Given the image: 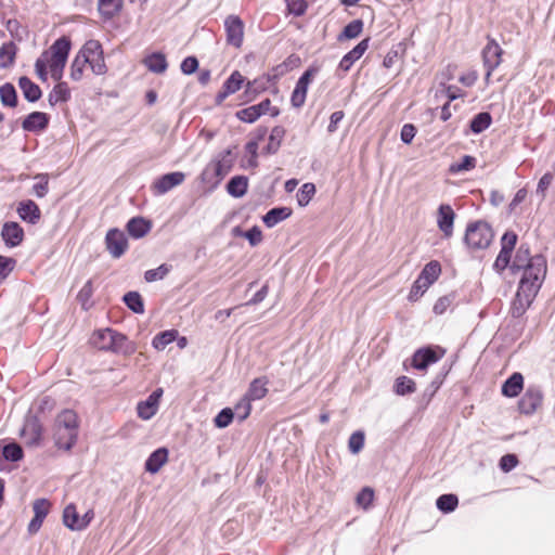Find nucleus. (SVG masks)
<instances>
[{"label":"nucleus","instance_id":"obj_1","mask_svg":"<svg viewBox=\"0 0 555 555\" xmlns=\"http://www.w3.org/2000/svg\"><path fill=\"white\" fill-rule=\"evenodd\" d=\"M70 51V41L66 37L57 39L48 50L43 51L35 63V70L41 81L48 80V75L55 81L63 77L64 68Z\"/></svg>","mask_w":555,"mask_h":555},{"label":"nucleus","instance_id":"obj_2","mask_svg":"<svg viewBox=\"0 0 555 555\" xmlns=\"http://www.w3.org/2000/svg\"><path fill=\"white\" fill-rule=\"evenodd\" d=\"M516 243L517 234L515 232L507 231L504 233L501 238V250L493 263L495 271L502 272L509 266L513 272H517L531 264L533 257L530 256L529 247L525 244L518 247L514 260L511 261L512 251Z\"/></svg>","mask_w":555,"mask_h":555},{"label":"nucleus","instance_id":"obj_3","mask_svg":"<svg viewBox=\"0 0 555 555\" xmlns=\"http://www.w3.org/2000/svg\"><path fill=\"white\" fill-rule=\"evenodd\" d=\"M78 435V417L72 410L62 411L55 420V444L60 449L70 450Z\"/></svg>","mask_w":555,"mask_h":555},{"label":"nucleus","instance_id":"obj_4","mask_svg":"<svg viewBox=\"0 0 555 555\" xmlns=\"http://www.w3.org/2000/svg\"><path fill=\"white\" fill-rule=\"evenodd\" d=\"M546 273V261L543 256L535 255L531 264L524 269L518 289L527 293V298L535 296Z\"/></svg>","mask_w":555,"mask_h":555},{"label":"nucleus","instance_id":"obj_5","mask_svg":"<svg viewBox=\"0 0 555 555\" xmlns=\"http://www.w3.org/2000/svg\"><path fill=\"white\" fill-rule=\"evenodd\" d=\"M493 240V231L485 221H476L467 225L464 242L472 250L486 249Z\"/></svg>","mask_w":555,"mask_h":555},{"label":"nucleus","instance_id":"obj_6","mask_svg":"<svg viewBox=\"0 0 555 555\" xmlns=\"http://www.w3.org/2000/svg\"><path fill=\"white\" fill-rule=\"evenodd\" d=\"M441 273V266L438 261L428 262L413 283L408 299L417 301L425 292L433 285Z\"/></svg>","mask_w":555,"mask_h":555},{"label":"nucleus","instance_id":"obj_7","mask_svg":"<svg viewBox=\"0 0 555 555\" xmlns=\"http://www.w3.org/2000/svg\"><path fill=\"white\" fill-rule=\"evenodd\" d=\"M93 347L100 350H111L115 352L126 351V336L111 328L95 331L90 339Z\"/></svg>","mask_w":555,"mask_h":555},{"label":"nucleus","instance_id":"obj_8","mask_svg":"<svg viewBox=\"0 0 555 555\" xmlns=\"http://www.w3.org/2000/svg\"><path fill=\"white\" fill-rule=\"evenodd\" d=\"M227 42L235 48H241L244 40V23L236 15H229L224 21Z\"/></svg>","mask_w":555,"mask_h":555},{"label":"nucleus","instance_id":"obj_9","mask_svg":"<svg viewBox=\"0 0 555 555\" xmlns=\"http://www.w3.org/2000/svg\"><path fill=\"white\" fill-rule=\"evenodd\" d=\"M106 248L114 258H119L128 248L126 234L118 229H111L105 237Z\"/></svg>","mask_w":555,"mask_h":555},{"label":"nucleus","instance_id":"obj_10","mask_svg":"<svg viewBox=\"0 0 555 555\" xmlns=\"http://www.w3.org/2000/svg\"><path fill=\"white\" fill-rule=\"evenodd\" d=\"M543 395L540 388L529 387L521 397L518 408L522 414L534 413L542 404Z\"/></svg>","mask_w":555,"mask_h":555},{"label":"nucleus","instance_id":"obj_11","mask_svg":"<svg viewBox=\"0 0 555 555\" xmlns=\"http://www.w3.org/2000/svg\"><path fill=\"white\" fill-rule=\"evenodd\" d=\"M184 180L185 175L181 171L166 173L153 182L152 190L155 194L163 195L182 184Z\"/></svg>","mask_w":555,"mask_h":555},{"label":"nucleus","instance_id":"obj_12","mask_svg":"<svg viewBox=\"0 0 555 555\" xmlns=\"http://www.w3.org/2000/svg\"><path fill=\"white\" fill-rule=\"evenodd\" d=\"M455 220V212L448 204H441L437 211V225L443 233L444 237L453 235V225Z\"/></svg>","mask_w":555,"mask_h":555},{"label":"nucleus","instance_id":"obj_13","mask_svg":"<svg viewBox=\"0 0 555 555\" xmlns=\"http://www.w3.org/2000/svg\"><path fill=\"white\" fill-rule=\"evenodd\" d=\"M314 76V72L311 69L306 70L298 79L296 87L292 93V104L294 107H301L306 101L309 85L311 83Z\"/></svg>","mask_w":555,"mask_h":555},{"label":"nucleus","instance_id":"obj_14","mask_svg":"<svg viewBox=\"0 0 555 555\" xmlns=\"http://www.w3.org/2000/svg\"><path fill=\"white\" fill-rule=\"evenodd\" d=\"M501 54L502 49L494 40L489 41L488 44L485 47L482 51V56L485 67L487 68V79H489L492 72L500 65Z\"/></svg>","mask_w":555,"mask_h":555},{"label":"nucleus","instance_id":"obj_15","mask_svg":"<svg viewBox=\"0 0 555 555\" xmlns=\"http://www.w3.org/2000/svg\"><path fill=\"white\" fill-rule=\"evenodd\" d=\"M162 395L163 389L158 388L155 391H153L145 401L139 402L137 406L139 417L145 421L152 418L158 410L159 399Z\"/></svg>","mask_w":555,"mask_h":555},{"label":"nucleus","instance_id":"obj_16","mask_svg":"<svg viewBox=\"0 0 555 555\" xmlns=\"http://www.w3.org/2000/svg\"><path fill=\"white\" fill-rule=\"evenodd\" d=\"M1 235L5 245L15 247L23 241L24 232L16 222H7L2 228Z\"/></svg>","mask_w":555,"mask_h":555},{"label":"nucleus","instance_id":"obj_17","mask_svg":"<svg viewBox=\"0 0 555 555\" xmlns=\"http://www.w3.org/2000/svg\"><path fill=\"white\" fill-rule=\"evenodd\" d=\"M369 48V40L364 39L361 42H359L351 51H349L344 57L341 59L338 69L343 70L344 73L348 72L353 63L358 61L364 52Z\"/></svg>","mask_w":555,"mask_h":555},{"label":"nucleus","instance_id":"obj_18","mask_svg":"<svg viewBox=\"0 0 555 555\" xmlns=\"http://www.w3.org/2000/svg\"><path fill=\"white\" fill-rule=\"evenodd\" d=\"M439 356L430 348L417 350L412 358V365L416 370H425L428 365L436 363Z\"/></svg>","mask_w":555,"mask_h":555},{"label":"nucleus","instance_id":"obj_19","mask_svg":"<svg viewBox=\"0 0 555 555\" xmlns=\"http://www.w3.org/2000/svg\"><path fill=\"white\" fill-rule=\"evenodd\" d=\"M168 461V450L159 448L155 450L145 462V470L151 474H156Z\"/></svg>","mask_w":555,"mask_h":555},{"label":"nucleus","instance_id":"obj_20","mask_svg":"<svg viewBox=\"0 0 555 555\" xmlns=\"http://www.w3.org/2000/svg\"><path fill=\"white\" fill-rule=\"evenodd\" d=\"M20 217L29 223H36L40 219V209L38 205L28 199L21 202L17 208Z\"/></svg>","mask_w":555,"mask_h":555},{"label":"nucleus","instance_id":"obj_21","mask_svg":"<svg viewBox=\"0 0 555 555\" xmlns=\"http://www.w3.org/2000/svg\"><path fill=\"white\" fill-rule=\"evenodd\" d=\"M49 118L46 113L34 112L23 121V129L26 131L42 130L48 126Z\"/></svg>","mask_w":555,"mask_h":555},{"label":"nucleus","instance_id":"obj_22","mask_svg":"<svg viewBox=\"0 0 555 555\" xmlns=\"http://www.w3.org/2000/svg\"><path fill=\"white\" fill-rule=\"evenodd\" d=\"M524 387V377L520 373H514L502 386V393L514 398L519 395Z\"/></svg>","mask_w":555,"mask_h":555},{"label":"nucleus","instance_id":"obj_23","mask_svg":"<svg viewBox=\"0 0 555 555\" xmlns=\"http://www.w3.org/2000/svg\"><path fill=\"white\" fill-rule=\"evenodd\" d=\"M292 215V209L288 207H278L269 210L262 218L263 223L268 228L275 227L279 222L287 219Z\"/></svg>","mask_w":555,"mask_h":555},{"label":"nucleus","instance_id":"obj_24","mask_svg":"<svg viewBox=\"0 0 555 555\" xmlns=\"http://www.w3.org/2000/svg\"><path fill=\"white\" fill-rule=\"evenodd\" d=\"M129 234L134 238L143 237L151 230V223L141 217L132 218L127 223Z\"/></svg>","mask_w":555,"mask_h":555},{"label":"nucleus","instance_id":"obj_25","mask_svg":"<svg viewBox=\"0 0 555 555\" xmlns=\"http://www.w3.org/2000/svg\"><path fill=\"white\" fill-rule=\"evenodd\" d=\"M268 380L264 377H259L254 379L248 388V391L246 392L245 397L248 398L250 401L260 400L266 397L268 393Z\"/></svg>","mask_w":555,"mask_h":555},{"label":"nucleus","instance_id":"obj_26","mask_svg":"<svg viewBox=\"0 0 555 555\" xmlns=\"http://www.w3.org/2000/svg\"><path fill=\"white\" fill-rule=\"evenodd\" d=\"M122 2L124 0H99L98 10L104 18H112L120 12Z\"/></svg>","mask_w":555,"mask_h":555},{"label":"nucleus","instance_id":"obj_27","mask_svg":"<svg viewBox=\"0 0 555 555\" xmlns=\"http://www.w3.org/2000/svg\"><path fill=\"white\" fill-rule=\"evenodd\" d=\"M534 297L535 296H530L527 298V293H524L522 291L518 289L512 306L513 317L518 318L522 315L526 309L531 305Z\"/></svg>","mask_w":555,"mask_h":555},{"label":"nucleus","instance_id":"obj_28","mask_svg":"<svg viewBox=\"0 0 555 555\" xmlns=\"http://www.w3.org/2000/svg\"><path fill=\"white\" fill-rule=\"evenodd\" d=\"M18 85L24 93V96L29 102H35L40 99V96H41L40 88L36 83H34L29 78H27V77L20 78Z\"/></svg>","mask_w":555,"mask_h":555},{"label":"nucleus","instance_id":"obj_29","mask_svg":"<svg viewBox=\"0 0 555 555\" xmlns=\"http://www.w3.org/2000/svg\"><path fill=\"white\" fill-rule=\"evenodd\" d=\"M70 98V90L65 82H59L49 94L51 105L67 102Z\"/></svg>","mask_w":555,"mask_h":555},{"label":"nucleus","instance_id":"obj_30","mask_svg":"<svg viewBox=\"0 0 555 555\" xmlns=\"http://www.w3.org/2000/svg\"><path fill=\"white\" fill-rule=\"evenodd\" d=\"M247 186V178L243 176H236L229 181L227 190L230 195L234 197H242L246 193Z\"/></svg>","mask_w":555,"mask_h":555},{"label":"nucleus","instance_id":"obj_31","mask_svg":"<svg viewBox=\"0 0 555 555\" xmlns=\"http://www.w3.org/2000/svg\"><path fill=\"white\" fill-rule=\"evenodd\" d=\"M145 66L153 73L162 74L167 69V61L164 54L153 53L144 60Z\"/></svg>","mask_w":555,"mask_h":555},{"label":"nucleus","instance_id":"obj_32","mask_svg":"<svg viewBox=\"0 0 555 555\" xmlns=\"http://www.w3.org/2000/svg\"><path fill=\"white\" fill-rule=\"evenodd\" d=\"M22 435L28 439L29 443H37L41 436V429L38 422L35 418L26 421Z\"/></svg>","mask_w":555,"mask_h":555},{"label":"nucleus","instance_id":"obj_33","mask_svg":"<svg viewBox=\"0 0 555 555\" xmlns=\"http://www.w3.org/2000/svg\"><path fill=\"white\" fill-rule=\"evenodd\" d=\"M178 336V331L168 330L157 334L152 341L153 347L156 350H164L169 344L175 341Z\"/></svg>","mask_w":555,"mask_h":555},{"label":"nucleus","instance_id":"obj_34","mask_svg":"<svg viewBox=\"0 0 555 555\" xmlns=\"http://www.w3.org/2000/svg\"><path fill=\"white\" fill-rule=\"evenodd\" d=\"M63 522L70 530H77L75 526H79L80 516L77 513L76 506L69 504L63 512Z\"/></svg>","mask_w":555,"mask_h":555},{"label":"nucleus","instance_id":"obj_35","mask_svg":"<svg viewBox=\"0 0 555 555\" xmlns=\"http://www.w3.org/2000/svg\"><path fill=\"white\" fill-rule=\"evenodd\" d=\"M244 81H245L244 76H243L240 72L235 70V72H233V73L231 74V76H230V77L224 81V83H223V87H222V88H223L228 93L233 94V93H235L236 91H238V90L242 88V86H243Z\"/></svg>","mask_w":555,"mask_h":555},{"label":"nucleus","instance_id":"obj_36","mask_svg":"<svg viewBox=\"0 0 555 555\" xmlns=\"http://www.w3.org/2000/svg\"><path fill=\"white\" fill-rule=\"evenodd\" d=\"M78 54L82 56V59L90 60V57L103 54L102 46L98 40H89L83 44Z\"/></svg>","mask_w":555,"mask_h":555},{"label":"nucleus","instance_id":"obj_37","mask_svg":"<svg viewBox=\"0 0 555 555\" xmlns=\"http://www.w3.org/2000/svg\"><path fill=\"white\" fill-rule=\"evenodd\" d=\"M210 169L215 171V175L218 178V180H221L225 175L229 173L231 169V164L225 158L219 159L206 168V170L204 171V176H207Z\"/></svg>","mask_w":555,"mask_h":555},{"label":"nucleus","instance_id":"obj_38","mask_svg":"<svg viewBox=\"0 0 555 555\" xmlns=\"http://www.w3.org/2000/svg\"><path fill=\"white\" fill-rule=\"evenodd\" d=\"M491 124V116L489 113H479L470 121V129L474 133H480L486 130Z\"/></svg>","mask_w":555,"mask_h":555},{"label":"nucleus","instance_id":"obj_39","mask_svg":"<svg viewBox=\"0 0 555 555\" xmlns=\"http://www.w3.org/2000/svg\"><path fill=\"white\" fill-rule=\"evenodd\" d=\"M15 52L14 43L8 42L2 44L0 48V67L5 68L10 66L14 61Z\"/></svg>","mask_w":555,"mask_h":555},{"label":"nucleus","instance_id":"obj_40","mask_svg":"<svg viewBox=\"0 0 555 555\" xmlns=\"http://www.w3.org/2000/svg\"><path fill=\"white\" fill-rule=\"evenodd\" d=\"M459 500L454 494H443L439 496L436 502L437 507L444 513L453 512Z\"/></svg>","mask_w":555,"mask_h":555},{"label":"nucleus","instance_id":"obj_41","mask_svg":"<svg viewBox=\"0 0 555 555\" xmlns=\"http://www.w3.org/2000/svg\"><path fill=\"white\" fill-rule=\"evenodd\" d=\"M127 307L135 313H143L144 305L141 296L135 292H129L124 296Z\"/></svg>","mask_w":555,"mask_h":555},{"label":"nucleus","instance_id":"obj_42","mask_svg":"<svg viewBox=\"0 0 555 555\" xmlns=\"http://www.w3.org/2000/svg\"><path fill=\"white\" fill-rule=\"evenodd\" d=\"M0 99L3 105L14 107L16 105V91L10 83H5L0 88Z\"/></svg>","mask_w":555,"mask_h":555},{"label":"nucleus","instance_id":"obj_43","mask_svg":"<svg viewBox=\"0 0 555 555\" xmlns=\"http://www.w3.org/2000/svg\"><path fill=\"white\" fill-rule=\"evenodd\" d=\"M475 166H476V158L473 156L466 155L462 158L461 162L453 163L450 166L449 171L451 173H459V172L472 170L473 168H475Z\"/></svg>","mask_w":555,"mask_h":555},{"label":"nucleus","instance_id":"obj_44","mask_svg":"<svg viewBox=\"0 0 555 555\" xmlns=\"http://www.w3.org/2000/svg\"><path fill=\"white\" fill-rule=\"evenodd\" d=\"M234 416L240 421H244L248 417L251 411V401L245 396L236 403L234 410H232Z\"/></svg>","mask_w":555,"mask_h":555},{"label":"nucleus","instance_id":"obj_45","mask_svg":"<svg viewBox=\"0 0 555 555\" xmlns=\"http://www.w3.org/2000/svg\"><path fill=\"white\" fill-rule=\"evenodd\" d=\"M87 59H82V56H80L78 53L77 55L75 56L74 61L72 62V65H70V78L73 80H80L83 76V69H85V66L87 65Z\"/></svg>","mask_w":555,"mask_h":555},{"label":"nucleus","instance_id":"obj_46","mask_svg":"<svg viewBox=\"0 0 555 555\" xmlns=\"http://www.w3.org/2000/svg\"><path fill=\"white\" fill-rule=\"evenodd\" d=\"M284 129L282 127H274L270 133L269 137V144L267 146V150L269 153H274L278 151L281 141L284 137Z\"/></svg>","mask_w":555,"mask_h":555},{"label":"nucleus","instance_id":"obj_47","mask_svg":"<svg viewBox=\"0 0 555 555\" xmlns=\"http://www.w3.org/2000/svg\"><path fill=\"white\" fill-rule=\"evenodd\" d=\"M37 182L33 185V193L39 197H44L49 192V179L47 175H38Z\"/></svg>","mask_w":555,"mask_h":555},{"label":"nucleus","instance_id":"obj_48","mask_svg":"<svg viewBox=\"0 0 555 555\" xmlns=\"http://www.w3.org/2000/svg\"><path fill=\"white\" fill-rule=\"evenodd\" d=\"M315 193V186L313 183H305L298 194H297V201L300 206H306L311 201L312 196Z\"/></svg>","mask_w":555,"mask_h":555},{"label":"nucleus","instance_id":"obj_49","mask_svg":"<svg viewBox=\"0 0 555 555\" xmlns=\"http://www.w3.org/2000/svg\"><path fill=\"white\" fill-rule=\"evenodd\" d=\"M235 115L241 121L249 124L256 121L261 116L255 105L240 109Z\"/></svg>","mask_w":555,"mask_h":555},{"label":"nucleus","instance_id":"obj_50","mask_svg":"<svg viewBox=\"0 0 555 555\" xmlns=\"http://www.w3.org/2000/svg\"><path fill=\"white\" fill-rule=\"evenodd\" d=\"M374 499V491L370 487L363 488L357 495L356 502L359 506H361L364 509H367Z\"/></svg>","mask_w":555,"mask_h":555},{"label":"nucleus","instance_id":"obj_51","mask_svg":"<svg viewBox=\"0 0 555 555\" xmlns=\"http://www.w3.org/2000/svg\"><path fill=\"white\" fill-rule=\"evenodd\" d=\"M415 391V383L406 377V376H401L397 379L396 382V392L398 395H405V393H411V392H414Z\"/></svg>","mask_w":555,"mask_h":555},{"label":"nucleus","instance_id":"obj_52","mask_svg":"<svg viewBox=\"0 0 555 555\" xmlns=\"http://www.w3.org/2000/svg\"><path fill=\"white\" fill-rule=\"evenodd\" d=\"M3 456L8 461L16 462L23 456L22 448L16 443H9L3 448Z\"/></svg>","mask_w":555,"mask_h":555},{"label":"nucleus","instance_id":"obj_53","mask_svg":"<svg viewBox=\"0 0 555 555\" xmlns=\"http://www.w3.org/2000/svg\"><path fill=\"white\" fill-rule=\"evenodd\" d=\"M364 447V434L362 431L353 433L348 441V448L351 453L358 454Z\"/></svg>","mask_w":555,"mask_h":555},{"label":"nucleus","instance_id":"obj_54","mask_svg":"<svg viewBox=\"0 0 555 555\" xmlns=\"http://www.w3.org/2000/svg\"><path fill=\"white\" fill-rule=\"evenodd\" d=\"M362 28L363 23L360 20L352 21L344 28L341 36L347 39L357 38L361 34Z\"/></svg>","mask_w":555,"mask_h":555},{"label":"nucleus","instance_id":"obj_55","mask_svg":"<svg viewBox=\"0 0 555 555\" xmlns=\"http://www.w3.org/2000/svg\"><path fill=\"white\" fill-rule=\"evenodd\" d=\"M233 417H234V413H233V411L231 409H229V408L223 409L215 417V425L218 428H225V427H228L231 424Z\"/></svg>","mask_w":555,"mask_h":555},{"label":"nucleus","instance_id":"obj_56","mask_svg":"<svg viewBox=\"0 0 555 555\" xmlns=\"http://www.w3.org/2000/svg\"><path fill=\"white\" fill-rule=\"evenodd\" d=\"M87 64L95 75H104L107 70L103 54L90 57V60L87 61Z\"/></svg>","mask_w":555,"mask_h":555},{"label":"nucleus","instance_id":"obj_57","mask_svg":"<svg viewBox=\"0 0 555 555\" xmlns=\"http://www.w3.org/2000/svg\"><path fill=\"white\" fill-rule=\"evenodd\" d=\"M168 272H169L168 267L165 264H162L156 269L147 270L144 274V278L147 282H155V281L164 279Z\"/></svg>","mask_w":555,"mask_h":555},{"label":"nucleus","instance_id":"obj_58","mask_svg":"<svg viewBox=\"0 0 555 555\" xmlns=\"http://www.w3.org/2000/svg\"><path fill=\"white\" fill-rule=\"evenodd\" d=\"M50 502L46 499L36 500L33 504L35 516L44 519L50 511Z\"/></svg>","mask_w":555,"mask_h":555},{"label":"nucleus","instance_id":"obj_59","mask_svg":"<svg viewBox=\"0 0 555 555\" xmlns=\"http://www.w3.org/2000/svg\"><path fill=\"white\" fill-rule=\"evenodd\" d=\"M452 302L453 296L451 295L440 297L434 305L433 310L436 314H443L451 307Z\"/></svg>","mask_w":555,"mask_h":555},{"label":"nucleus","instance_id":"obj_60","mask_svg":"<svg viewBox=\"0 0 555 555\" xmlns=\"http://www.w3.org/2000/svg\"><path fill=\"white\" fill-rule=\"evenodd\" d=\"M15 260L0 256V281L4 280L14 269Z\"/></svg>","mask_w":555,"mask_h":555},{"label":"nucleus","instance_id":"obj_61","mask_svg":"<svg viewBox=\"0 0 555 555\" xmlns=\"http://www.w3.org/2000/svg\"><path fill=\"white\" fill-rule=\"evenodd\" d=\"M517 464H518V460H517L516 455H514V454H506V455L502 456L500 460V468L505 473L515 468L517 466Z\"/></svg>","mask_w":555,"mask_h":555},{"label":"nucleus","instance_id":"obj_62","mask_svg":"<svg viewBox=\"0 0 555 555\" xmlns=\"http://www.w3.org/2000/svg\"><path fill=\"white\" fill-rule=\"evenodd\" d=\"M198 67V61L194 56H188L185 57L181 63V70L183 74L191 75L193 74Z\"/></svg>","mask_w":555,"mask_h":555},{"label":"nucleus","instance_id":"obj_63","mask_svg":"<svg viewBox=\"0 0 555 555\" xmlns=\"http://www.w3.org/2000/svg\"><path fill=\"white\" fill-rule=\"evenodd\" d=\"M255 106L261 116L264 114H270L273 117L279 115V109L276 107L271 106V102L269 99L263 100Z\"/></svg>","mask_w":555,"mask_h":555},{"label":"nucleus","instance_id":"obj_64","mask_svg":"<svg viewBox=\"0 0 555 555\" xmlns=\"http://www.w3.org/2000/svg\"><path fill=\"white\" fill-rule=\"evenodd\" d=\"M416 134V128L412 124H405L403 125L400 133V138L402 142L409 144L412 142Z\"/></svg>","mask_w":555,"mask_h":555}]
</instances>
